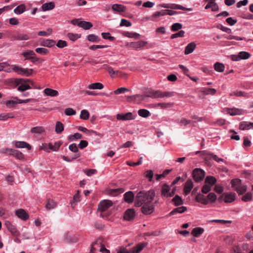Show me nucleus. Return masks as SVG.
<instances>
[{
  "mask_svg": "<svg viewBox=\"0 0 253 253\" xmlns=\"http://www.w3.org/2000/svg\"><path fill=\"white\" fill-rule=\"evenodd\" d=\"M204 1H209L205 7L206 9L211 8L213 11H216L218 10V6L214 0H204Z\"/></svg>",
  "mask_w": 253,
  "mask_h": 253,
  "instance_id": "nucleus-16",
  "label": "nucleus"
},
{
  "mask_svg": "<svg viewBox=\"0 0 253 253\" xmlns=\"http://www.w3.org/2000/svg\"><path fill=\"white\" fill-rule=\"evenodd\" d=\"M22 70V68L20 66L14 65L11 66V70L17 73L19 75H21Z\"/></svg>",
  "mask_w": 253,
  "mask_h": 253,
  "instance_id": "nucleus-61",
  "label": "nucleus"
},
{
  "mask_svg": "<svg viewBox=\"0 0 253 253\" xmlns=\"http://www.w3.org/2000/svg\"><path fill=\"white\" fill-rule=\"evenodd\" d=\"M224 202L226 203H230L234 202L236 199V194L233 192L225 193L224 194Z\"/></svg>",
  "mask_w": 253,
  "mask_h": 253,
  "instance_id": "nucleus-15",
  "label": "nucleus"
},
{
  "mask_svg": "<svg viewBox=\"0 0 253 253\" xmlns=\"http://www.w3.org/2000/svg\"><path fill=\"white\" fill-rule=\"evenodd\" d=\"M172 186H169L167 184H164L162 185L161 188V195L162 196L165 198L171 197L170 194V188Z\"/></svg>",
  "mask_w": 253,
  "mask_h": 253,
  "instance_id": "nucleus-10",
  "label": "nucleus"
},
{
  "mask_svg": "<svg viewBox=\"0 0 253 253\" xmlns=\"http://www.w3.org/2000/svg\"><path fill=\"white\" fill-rule=\"evenodd\" d=\"M242 201L244 202H250L253 200V194L251 192L245 193L241 198Z\"/></svg>",
  "mask_w": 253,
  "mask_h": 253,
  "instance_id": "nucleus-40",
  "label": "nucleus"
},
{
  "mask_svg": "<svg viewBox=\"0 0 253 253\" xmlns=\"http://www.w3.org/2000/svg\"><path fill=\"white\" fill-rule=\"evenodd\" d=\"M211 185H209L208 184L205 183V184L202 187V192L204 194H207L211 191Z\"/></svg>",
  "mask_w": 253,
  "mask_h": 253,
  "instance_id": "nucleus-64",
  "label": "nucleus"
},
{
  "mask_svg": "<svg viewBox=\"0 0 253 253\" xmlns=\"http://www.w3.org/2000/svg\"><path fill=\"white\" fill-rule=\"evenodd\" d=\"M16 215L22 220H27L29 216L28 214L22 209H20L15 211Z\"/></svg>",
  "mask_w": 253,
  "mask_h": 253,
  "instance_id": "nucleus-14",
  "label": "nucleus"
},
{
  "mask_svg": "<svg viewBox=\"0 0 253 253\" xmlns=\"http://www.w3.org/2000/svg\"><path fill=\"white\" fill-rule=\"evenodd\" d=\"M103 69H105L108 72L109 74L110 75L111 77H113V75L117 74L118 73V71H115L113 70V68L109 66L108 65L104 64L103 65Z\"/></svg>",
  "mask_w": 253,
  "mask_h": 253,
  "instance_id": "nucleus-48",
  "label": "nucleus"
},
{
  "mask_svg": "<svg viewBox=\"0 0 253 253\" xmlns=\"http://www.w3.org/2000/svg\"><path fill=\"white\" fill-rule=\"evenodd\" d=\"M33 69L23 68H22V72L21 75L26 76L27 77L30 76L33 73Z\"/></svg>",
  "mask_w": 253,
  "mask_h": 253,
  "instance_id": "nucleus-53",
  "label": "nucleus"
},
{
  "mask_svg": "<svg viewBox=\"0 0 253 253\" xmlns=\"http://www.w3.org/2000/svg\"><path fill=\"white\" fill-rule=\"evenodd\" d=\"M230 95L232 96H237V97H240V96H245L246 95V93L244 92H242L241 91H239V90H236V91H234L233 92H232L231 93H230Z\"/></svg>",
  "mask_w": 253,
  "mask_h": 253,
  "instance_id": "nucleus-58",
  "label": "nucleus"
},
{
  "mask_svg": "<svg viewBox=\"0 0 253 253\" xmlns=\"http://www.w3.org/2000/svg\"><path fill=\"white\" fill-rule=\"evenodd\" d=\"M55 7V4L53 2H46L42 4V8L43 11H47L53 9Z\"/></svg>",
  "mask_w": 253,
  "mask_h": 253,
  "instance_id": "nucleus-34",
  "label": "nucleus"
},
{
  "mask_svg": "<svg viewBox=\"0 0 253 253\" xmlns=\"http://www.w3.org/2000/svg\"><path fill=\"white\" fill-rule=\"evenodd\" d=\"M125 36L129 38H134L135 39H138L140 37L139 34L135 32H126L125 33Z\"/></svg>",
  "mask_w": 253,
  "mask_h": 253,
  "instance_id": "nucleus-50",
  "label": "nucleus"
},
{
  "mask_svg": "<svg viewBox=\"0 0 253 253\" xmlns=\"http://www.w3.org/2000/svg\"><path fill=\"white\" fill-rule=\"evenodd\" d=\"M226 112L231 116L241 115L245 113V111L239 108H227Z\"/></svg>",
  "mask_w": 253,
  "mask_h": 253,
  "instance_id": "nucleus-13",
  "label": "nucleus"
},
{
  "mask_svg": "<svg viewBox=\"0 0 253 253\" xmlns=\"http://www.w3.org/2000/svg\"><path fill=\"white\" fill-rule=\"evenodd\" d=\"M231 187L235 190L239 195H243L247 190V186L242 182L241 179H233L231 181Z\"/></svg>",
  "mask_w": 253,
  "mask_h": 253,
  "instance_id": "nucleus-2",
  "label": "nucleus"
},
{
  "mask_svg": "<svg viewBox=\"0 0 253 253\" xmlns=\"http://www.w3.org/2000/svg\"><path fill=\"white\" fill-rule=\"evenodd\" d=\"M4 225H5L7 230L11 233V234L16 237H17L20 235V232L17 230L16 227L13 225L10 221H5L4 222Z\"/></svg>",
  "mask_w": 253,
  "mask_h": 253,
  "instance_id": "nucleus-7",
  "label": "nucleus"
},
{
  "mask_svg": "<svg viewBox=\"0 0 253 253\" xmlns=\"http://www.w3.org/2000/svg\"><path fill=\"white\" fill-rule=\"evenodd\" d=\"M155 197V192L153 190L141 191L139 192L134 199L132 192L128 191L124 194V200L128 203H131L134 199V205L136 207L142 206L141 211L143 213L148 215L152 213L154 211L155 204L157 201L153 202Z\"/></svg>",
  "mask_w": 253,
  "mask_h": 253,
  "instance_id": "nucleus-1",
  "label": "nucleus"
},
{
  "mask_svg": "<svg viewBox=\"0 0 253 253\" xmlns=\"http://www.w3.org/2000/svg\"><path fill=\"white\" fill-rule=\"evenodd\" d=\"M30 132L33 134L39 135L44 132V128L42 126H36L32 127Z\"/></svg>",
  "mask_w": 253,
  "mask_h": 253,
  "instance_id": "nucleus-30",
  "label": "nucleus"
},
{
  "mask_svg": "<svg viewBox=\"0 0 253 253\" xmlns=\"http://www.w3.org/2000/svg\"><path fill=\"white\" fill-rule=\"evenodd\" d=\"M196 46V45L194 42H191L188 43L185 47L184 54L187 55L191 53L195 49Z\"/></svg>",
  "mask_w": 253,
  "mask_h": 253,
  "instance_id": "nucleus-21",
  "label": "nucleus"
},
{
  "mask_svg": "<svg viewBox=\"0 0 253 253\" xmlns=\"http://www.w3.org/2000/svg\"><path fill=\"white\" fill-rule=\"evenodd\" d=\"M12 156L15 157L16 159L22 160L24 159V156L23 154L17 150H14Z\"/></svg>",
  "mask_w": 253,
  "mask_h": 253,
  "instance_id": "nucleus-46",
  "label": "nucleus"
},
{
  "mask_svg": "<svg viewBox=\"0 0 253 253\" xmlns=\"http://www.w3.org/2000/svg\"><path fill=\"white\" fill-rule=\"evenodd\" d=\"M43 92L45 95L51 97L56 96L58 95V92L57 90L50 88H46L44 89Z\"/></svg>",
  "mask_w": 253,
  "mask_h": 253,
  "instance_id": "nucleus-23",
  "label": "nucleus"
},
{
  "mask_svg": "<svg viewBox=\"0 0 253 253\" xmlns=\"http://www.w3.org/2000/svg\"><path fill=\"white\" fill-rule=\"evenodd\" d=\"M138 114L140 116L143 118H147L151 115V114L148 110L144 109L139 110Z\"/></svg>",
  "mask_w": 253,
  "mask_h": 253,
  "instance_id": "nucleus-45",
  "label": "nucleus"
},
{
  "mask_svg": "<svg viewBox=\"0 0 253 253\" xmlns=\"http://www.w3.org/2000/svg\"><path fill=\"white\" fill-rule=\"evenodd\" d=\"M30 37L26 34L18 33L14 37V39L17 41H27L29 40Z\"/></svg>",
  "mask_w": 253,
  "mask_h": 253,
  "instance_id": "nucleus-33",
  "label": "nucleus"
},
{
  "mask_svg": "<svg viewBox=\"0 0 253 253\" xmlns=\"http://www.w3.org/2000/svg\"><path fill=\"white\" fill-rule=\"evenodd\" d=\"M148 96L154 98H162V91L159 90H151L149 92Z\"/></svg>",
  "mask_w": 253,
  "mask_h": 253,
  "instance_id": "nucleus-24",
  "label": "nucleus"
},
{
  "mask_svg": "<svg viewBox=\"0 0 253 253\" xmlns=\"http://www.w3.org/2000/svg\"><path fill=\"white\" fill-rule=\"evenodd\" d=\"M17 85H18L17 90L20 91H24L31 88V87L28 83V79H18L15 81Z\"/></svg>",
  "mask_w": 253,
  "mask_h": 253,
  "instance_id": "nucleus-4",
  "label": "nucleus"
},
{
  "mask_svg": "<svg viewBox=\"0 0 253 253\" xmlns=\"http://www.w3.org/2000/svg\"><path fill=\"white\" fill-rule=\"evenodd\" d=\"M78 27L85 30H88L92 27V24L89 22L81 21L79 23Z\"/></svg>",
  "mask_w": 253,
  "mask_h": 253,
  "instance_id": "nucleus-32",
  "label": "nucleus"
},
{
  "mask_svg": "<svg viewBox=\"0 0 253 253\" xmlns=\"http://www.w3.org/2000/svg\"><path fill=\"white\" fill-rule=\"evenodd\" d=\"M89 116V112L86 110H83L81 112L80 118L83 120H87Z\"/></svg>",
  "mask_w": 253,
  "mask_h": 253,
  "instance_id": "nucleus-55",
  "label": "nucleus"
},
{
  "mask_svg": "<svg viewBox=\"0 0 253 253\" xmlns=\"http://www.w3.org/2000/svg\"><path fill=\"white\" fill-rule=\"evenodd\" d=\"M26 10V6L24 4H20L14 9V12L16 14H21Z\"/></svg>",
  "mask_w": 253,
  "mask_h": 253,
  "instance_id": "nucleus-41",
  "label": "nucleus"
},
{
  "mask_svg": "<svg viewBox=\"0 0 253 253\" xmlns=\"http://www.w3.org/2000/svg\"><path fill=\"white\" fill-rule=\"evenodd\" d=\"M174 103L172 102L167 103H159L157 106L161 109H168L171 108L173 106Z\"/></svg>",
  "mask_w": 253,
  "mask_h": 253,
  "instance_id": "nucleus-42",
  "label": "nucleus"
},
{
  "mask_svg": "<svg viewBox=\"0 0 253 253\" xmlns=\"http://www.w3.org/2000/svg\"><path fill=\"white\" fill-rule=\"evenodd\" d=\"M135 216V211L133 209H128L125 212L124 219L127 220L132 219Z\"/></svg>",
  "mask_w": 253,
  "mask_h": 253,
  "instance_id": "nucleus-20",
  "label": "nucleus"
},
{
  "mask_svg": "<svg viewBox=\"0 0 253 253\" xmlns=\"http://www.w3.org/2000/svg\"><path fill=\"white\" fill-rule=\"evenodd\" d=\"M22 55L25 58V60H32L33 62L37 61V59L35 58L36 53L33 50L25 51L22 53Z\"/></svg>",
  "mask_w": 253,
  "mask_h": 253,
  "instance_id": "nucleus-12",
  "label": "nucleus"
},
{
  "mask_svg": "<svg viewBox=\"0 0 253 253\" xmlns=\"http://www.w3.org/2000/svg\"><path fill=\"white\" fill-rule=\"evenodd\" d=\"M62 143L60 141H56L53 144L52 143H48V148H49L50 151H57L59 150Z\"/></svg>",
  "mask_w": 253,
  "mask_h": 253,
  "instance_id": "nucleus-22",
  "label": "nucleus"
},
{
  "mask_svg": "<svg viewBox=\"0 0 253 253\" xmlns=\"http://www.w3.org/2000/svg\"><path fill=\"white\" fill-rule=\"evenodd\" d=\"M112 9L116 12L121 13L126 11V7L122 4H114L112 6Z\"/></svg>",
  "mask_w": 253,
  "mask_h": 253,
  "instance_id": "nucleus-27",
  "label": "nucleus"
},
{
  "mask_svg": "<svg viewBox=\"0 0 253 253\" xmlns=\"http://www.w3.org/2000/svg\"><path fill=\"white\" fill-rule=\"evenodd\" d=\"M147 246V243H140L129 250L121 247L117 252V253H140Z\"/></svg>",
  "mask_w": 253,
  "mask_h": 253,
  "instance_id": "nucleus-3",
  "label": "nucleus"
},
{
  "mask_svg": "<svg viewBox=\"0 0 253 253\" xmlns=\"http://www.w3.org/2000/svg\"><path fill=\"white\" fill-rule=\"evenodd\" d=\"M170 8L172 9L187 10L189 11H191L192 10L191 8H186L180 4L175 3H170Z\"/></svg>",
  "mask_w": 253,
  "mask_h": 253,
  "instance_id": "nucleus-44",
  "label": "nucleus"
},
{
  "mask_svg": "<svg viewBox=\"0 0 253 253\" xmlns=\"http://www.w3.org/2000/svg\"><path fill=\"white\" fill-rule=\"evenodd\" d=\"M182 27V25L179 23H175L172 25L171 30L172 31H176L181 29Z\"/></svg>",
  "mask_w": 253,
  "mask_h": 253,
  "instance_id": "nucleus-60",
  "label": "nucleus"
},
{
  "mask_svg": "<svg viewBox=\"0 0 253 253\" xmlns=\"http://www.w3.org/2000/svg\"><path fill=\"white\" fill-rule=\"evenodd\" d=\"M193 179L197 182L202 180L205 175V171L201 169H195L193 171Z\"/></svg>",
  "mask_w": 253,
  "mask_h": 253,
  "instance_id": "nucleus-6",
  "label": "nucleus"
},
{
  "mask_svg": "<svg viewBox=\"0 0 253 253\" xmlns=\"http://www.w3.org/2000/svg\"><path fill=\"white\" fill-rule=\"evenodd\" d=\"M64 113L67 116H73L76 114V112L71 108H67L65 109Z\"/></svg>",
  "mask_w": 253,
  "mask_h": 253,
  "instance_id": "nucleus-59",
  "label": "nucleus"
},
{
  "mask_svg": "<svg viewBox=\"0 0 253 253\" xmlns=\"http://www.w3.org/2000/svg\"><path fill=\"white\" fill-rule=\"evenodd\" d=\"M65 240L70 243H75L78 240V237L75 235L67 234L65 238Z\"/></svg>",
  "mask_w": 253,
  "mask_h": 253,
  "instance_id": "nucleus-39",
  "label": "nucleus"
},
{
  "mask_svg": "<svg viewBox=\"0 0 253 253\" xmlns=\"http://www.w3.org/2000/svg\"><path fill=\"white\" fill-rule=\"evenodd\" d=\"M204 232V229L202 227H196L193 229L191 234L195 237H200Z\"/></svg>",
  "mask_w": 253,
  "mask_h": 253,
  "instance_id": "nucleus-25",
  "label": "nucleus"
},
{
  "mask_svg": "<svg viewBox=\"0 0 253 253\" xmlns=\"http://www.w3.org/2000/svg\"><path fill=\"white\" fill-rule=\"evenodd\" d=\"M253 127V123L248 122H242L240 125V128L242 130H248Z\"/></svg>",
  "mask_w": 253,
  "mask_h": 253,
  "instance_id": "nucleus-29",
  "label": "nucleus"
},
{
  "mask_svg": "<svg viewBox=\"0 0 253 253\" xmlns=\"http://www.w3.org/2000/svg\"><path fill=\"white\" fill-rule=\"evenodd\" d=\"M18 99L16 97L12 98L11 99L5 102V105L8 108L15 107L18 104Z\"/></svg>",
  "mask_w": 253,
  "mask_h": 253,
  "instance_id": "nucleus-31",
  "label": "nucleus"
},
{
  "mask_svg": "<svg viewBox=\"0 0 253 253\" xmlns=\"http://www.w3.org/2000/svg\"><path fill=\"white\" fill-rule=\"evenodd\" d=\"M112 206V202L109 200H104L101 201L98 205V210L103 212L107 210Z\"/></svg>",
  "mask_w": 253,
  "mask_h": 253,
  "instance_id": "nucleus-8",
  "label": "nucleus"
},
{
  "mask_svg": "<svg viewBox=\"0 0 253 253\" xmlns=\"http://www.w3.org/2000/svg\"><path fill=\"white\" fill-rule=\"evenodd\" d=\"M162 11L163 16L166 15L172 16L177 14V12L176 11L169 9L162 10Z\"/></svg>",
  "mask_w": 253,
  "mask_h": 253,
  "instance_id": "nucleus-54",
  "label": "nucleus"
},
{
  "mask_svg": "<svg viewBox=\"0 0 253 253\" xmlns=\"http://www.w3.org/2000/svg\"><path fill=\"white\" fill-rule=\"evenodd\" d=\"M187 210V208L185 206H181L174 209L169 213L170 215H174L176 213H182Z\"/></svg>",
  "mask_w": 253,
  "mask_h": 253,
  "instance_id": "nucleus-28",
  "label": "nucleus"
},
{
  "mask_svg": "<svg viewBox=\"0 0 253 253\" xmlns=\"http://www.w3.org/2000/svg\"><path fill=\"white\" fill-rule=\"evenodd\" d=\"M116 118L118 120L127 121L133 120L135 119V117L133 116L132 113L128 112L126 114H117L116 115Z\"/></svg>",
  "mask_w": 253,
  "mask_h": 253,
  "instance_id": "nucleus-9",
  "label": "nucleus"
},
{
  "mask_svg": "<svg viewBox=\"0 0 253 253\" xmlns=\"http://www.w3.org/2000/svg\"><path fill=\"white\" fill-rule=\"evenodd\" d=\"M172 202L175 206H178L183 204V200L179 196L176 195L172 198Z\"/></svg>",
  "mask_w": 253,
  "mask_h": 253,
  "instance_id": "nucleus-35",
  "label": "nucleus"
},
{
  "mask_svg": "<svg viewBox=\"0 0 253 253\" xmlns=\"http://www.w3.org/2000/svg\"><path fill=\"white\" fill-rule=\"evenodd\" d=\"M216 182V179L212 176H207L205 180V183L209 185H211V187L214 185Z\"/></svg>",
  "mask_w": 253,
  "mask_h": 253,
  "instance_id": "nucleus-36",
  "label": "nucleus"
},
{
  "mask_svg": "<svg viewBox=\"0 0 253 253\" xmlns=\"http://www.w3.org/2000/svg\"><path fill=\"white\" fill-rule=\"evenodd\" d=\"M104 85L100 83H94L91 84L87 86V88L89 89H99L101 90L103 89Z\"/></svg>",
  "mask_w": 253,
  "mask_h": 253,
  "instance_id": "nucleus-26",
  "label": "nucleus"
},
{
  "mask_svg": "<svg viewBox=\"0 0 253 253\" xmlns=\"http://www.w3.org/2000/svg\"><path fill=\"white\" fill-rule=\"evenodd\" d=\"M67 37L70 40L74 42L81 38V35L78 34L69 33L67 34Z\"/></svg>",
  "mask_w": 253,
  "mask_h": 253,
  "instance_id": "nucleus-47",
  "label": "nucleus"
},
{
  "mask_svg": "<svg viewBox=\"0 0 253 253\" xmlns=\"http://www.w3.org/2000/svg\"><path fill=\"white\" fill-rule=\"evenodd\" d=\"M56 44V42L53 40H45L43 41L41 45L43 46H46L48 47H51L55 45Z\"/></svg>",
  "mask_w": 253,
  "mask_h": 253,
  "instance_id": "nucleus-37",
  "label": "nucleus"
},
{
  "mask_svg": "<svg viewBox=\"0 0 253 253\" xmlns=\"http://www.w3.org/2000/svg\"><path fill=\"white\" fill-rule=\"evenodd\" d=\"M120 26L130 27L131 26V23L125 19H122L120 23Z\"/></svg>",
  "mask_w": 253,
  "mask_h": 253,
  "instance_id": "nucleus-62",
  "label": "nucleus"
},
{
  "mask_svg": "<svg viewBox=\"0 0 253 253\" xmlns=\"http://www.w3.org/2000/svg\"><path fill=\"white\" fill-rule=\"evenodd\" d=\"M101 36L104 39L109 40L110 41H113L115 40V37H112L110 35V34L107 33H102Z\"/></svg>",
  "mask_w": 253,
  "mask_h": 253,
  "instance_id": "nucleus-57",
  "label": "nucleus"
},
{
  "mask_svg": "<svg viewBox=\"0 0 253 253\" xmlns=\"http://www.w3.org/2000/svg\"><path fill=\"white\" fill-rule=\"evenodd\" d=\"M214 68L216 71L218 72H222L224 70V66L223 64L219 62H216L214 65Z\"/></svg>",
  "mask_w": 253,
  "mask_h": 253,
  "instance_id": "nucleus-49",
  "label": "nucleus"
},
{
  "mask_svg": "<svg viewBox=\"0 0 253 253\" xmlns=\"http://www.w3.org/2000/svg\"><path fill=\"white\" fill-rule=\"evenodd\" d=\"M36 52L38 53L42 54V55H46L48 53V50L47 48H43V47H38L35 50Z\"/></svg>",
  "mask_w": 253,
  "mask_h": 253,
  "instance_id": "nucleus-56",
  "label": "nucleus"
},
{
  "mask_svg": "<svg viewBox=\"0 0 253 253\" xmlns=\"http://www.w3.org/2000/svg\"><path fill=\"white\" fill-rule=\"evenodd\" d=\"M147 44V42H146L141 41L135 42H131L129 43V45L130 47L137 50L145 46Z\"/></svg>",
  "mask_w": 253,
  "mask_h": 253,
  "instance_id": "nucleus-17",
  "label": "nucleus"
},
{
  "mask_svg": "<svg viewBox=\"0 0 253 253\" xmlns=\"http://www.w3.org/2000/svg\"><path fill=\"white\" fill-rule=\"evenodd\" d=\"M12 144L17 148H27L28 150H30L32 148L29 143L23 141H13Z\"/></svg>",
  "mask_w": 253,
  "mask_h": 253,
  "instance_id": "nucleus-11",
  "label": "nucleus"
},
{
  "mask_svg": "<svg viewBox=\"0 0 253 253\" xmlns=\"http://www.w3.org/2000/svg\"><path fill=\"white\" fill-rule=\"evenodd\" d=\"M193 188V182L191 179H188L185 183L183 191L185 195H188Z\"/></svg>",
  "mask_w": 253,
  "mask_h": 253,
  "instance_id": "nucleus-18",
  "label": "nucleus"
},
{
  "mask_svg": "<svg viewBox=\"0 0 253 253\" xmlns=\"http://www.w3.org/2000/svg\"><path fill=\"white\" fill-rule=\"evenodd\" d=\"M98 248H99L98 250L100 252L110 253L109 250L106 249L104 246L101 245L100 240H97L92 244L89 253H94L95 251L98 249Z\"/></svg>",
  "mask_w": 253,
  "mask_h": 253,
  "instance_id": "nucleus-5",
  "label": "nucleus"
},
{
  "mask_svg": "<svg viewBox=\"0 0 253 253\" xmlns=\"http://www.w3.org/2000/svg\"><path fill=\"white\" fill-rule=\"evenodd\" d=\"M195 200L197 202L204 205H207L208 204V198L206 196L202 194H198L195 197Z\"/></svg>",
  "mask_w": 253,
  "mask_h": 253,
  "instance_id": "nucleus-19",
  "label": "nucleus"
},
{
  "mask_svg": "<svg viewBox=\"0 0 253 253\" xmlns=\"http://www.w3.org/2000/svg\"><path fill=\"white\" fill-rule=\"evenodd\" d=\"M238 54L240 60L243 59H247L250 57V54L246 51H241L238 53Z\"/></svg>",
  "mask_w": 253,
  "mask_h": 253,
  "instance_id": "nucleus-51",
  "label": "nucleus"
},
{
  "mask_svg": "<svg viewBox=\"0 0 253 253\" xmlns=\"http://www.w3.org/2000/svg\"><path fill=\"white\" fill-rule=\"evenodd\" d=\"M87 39L91 42H98L100 41V38L98 36L94 34H90L87 36Z\"/></svg>",
  "mask_w": 253,
  "mask_h": 253,
  "instance_id": "nucleus-43",
  "label": "nucleus"
},
{
  "mask_svg": "<svg viewBox=\"0 0 253 253\" xmlns=\"http://www.w3.org/2000/svg\"><path fill=\"white\" fill-rule=\"evenodd\" d=\"M56 46L60 48H64L67 46V42L65 41L60 40L57 42V43L55 44Z\"/></svg>",
  "mask_w": 253,
  "mask_h": 253,
  "instance_id": "nucleus-63",
  "label": "nucleus"
},
{
  "mask_svg": "<svg viewBox=\"0 0 253 253\" xmlns=\"http://www.w3.org/2000/svg\"><path fill=\"white\" fill-rule=\"evenodd\" d=\"M56 206V203L52 200H48L45 205V208L47 210H51Z\"/></svg>",
  "mask_w": 253,
  "mask_h": 253,
  "instance_id": "nucleus-52",
  "label": "nucleus"
},
{
  "mask_svg": "<svg viewBox=\"0 0 253 253\" xmlns=\"http://www.w3.org/2000/svg\"><path fill=\"white\" fill-rule=\"evenodd\" d=\"M64 130L63 124L57 121L56 123L55 131L57 134H60Z\"/></svg>",
  "mask_w": 253,
  "mask_h": 253,
  "instance_id": "nucleus-38",
  "label": "nucleus"
}]
</instances>
